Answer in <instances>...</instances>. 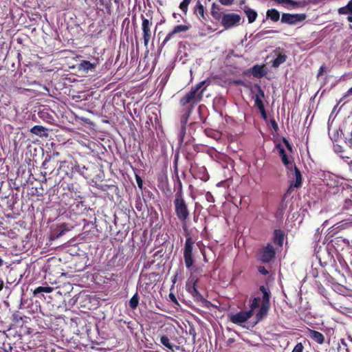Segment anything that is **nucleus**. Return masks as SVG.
I'll return each instance as SVG.
<instances>
[{"label":"nucleus","instance_id":"f257e3e1","mask_svg":"<svg viewBox=\"0 0 352 352\" xmlns=\"http://www.w3.org/2000/svg\"><path fill=\"white\" fill-rule=\"evenodd\" d=\"M259 290L263 294L262 298L254 297L252 300L249 311H241L235 314L230 315L229 318L231 322L240 325L247 322L252 316L253 311L257 308L259 309L255 316L256 322L261 321L267 316L270 308L271 294L270 290L264 285L260 286Z\"/></svg>","mask_w":352,"mask_h":352},{"label":"nucleus","instance_id":"f03ea898","mask_svg":"<svg viewBox=\"0 0 352 352\" xmlns=\"http://www.w3.org/2000/svg\"><path fill=\"white\" fill-rule=\"evenodd\" d=\"M205 82V80H203L192 87L190 91L180 98L179 104L181 106H188V115H190L195 106L202 100L204 92L206 88V87H203Z\"/></svg>","mask_w":352,"mask_h":352},{"label":"nucleus","instance_id":"7ed1b4c3","mask_svg":"<svg viewBox=\"0 0 352 352\" xmlns=\"http://www.w3.org/2000/svg\"><path fill=\"white\" fill-rule=\"evenodd\" d=\"M173 204L175 213L177 219L180 221L182 228L186 229L187 221L190 217V210L184 197L175 198Z\"/></svg>","mask_w":352,"mask_h":352},{"label":"nucleus","instance_id":"20e7f679","mask_svg":"<svg viewBox=\"0 0 352 352\" xmlns=\"http://www.w3.org/2000/svg\"><path fill=\"white\" fill-rule=\"evenodd\" d=\"M195 241L188 234L186 237V241L184 248V259L187 269L190 270L194 265L195 259L192 255Z\"/></svg>","mask_w":352,"mask_h":352},{"label":"nucleus","instance_id":"39448f33","mask_svg":"<svg viewBox=\"0 0 352 352\" xmlns=\"http://www.w3.org/2000/svg\"><path fill=\"white\" fill-rule=\"evenodd\" d=\"M241 20V16L234 12L222 14L220 17L221 24L226 30L240 25Z\"/></svg>","mask_w":352,"mask_h":352},{"label":"nucleus","instance_id":"423d86ee","mask_svg":"<svg viewBox=\"0 0 352 352\" xmlns=\"http://www.w3.org/2000/svg\"><path fill=\"white\" fill-rule=\"evenodd\" d=\"M198 281L199 278L197 277L191 275L186 283V290L193 297L195 301L202 302L205 299L197 289Z\"/></svg>","mask_w":352,"mask_h":352},{"label":"nucleus","instance_id":"0eeeda50","mask_svg":"<svg viewBox=\"0 0 352 352\" xmlns=\"http://www.w3.org/2000/svg\"><path fill=\"white\" fill-rule=\"evenodd\" d=\"M275 249L270 243H267L258 252V259L263 263H270L275 258Z\"/></svg>","mask_w":352,"mask_h":352},{"label":"nucleus","instance_id":"6e6552de","mask_svg":"<svg viewBox=\"0 0 352 352\" xmlns=\"http://www.w3.org/2000/svg\"><path fill=\"white\" fill-rule=\"evenodd\" d=\"M142 19V38L144 40V45L147 47L149 41L152 38V31L151 28L153 25V22L151 20H149L144 16L143 14L141 15Z\"/></svg>","mask_w":352,"mask_h":352},{"label":"nucleus","instance_id":"1a4fd4ad","mask_svg":"<svg viewBox=\"0 0 352 352\" xmlns=\"http://www.w3.org/2000/svg\"><path fill=\"white\" fill-rule=\"evenodd\" d=\"M190 25H177L174 28L167 34L165 38L162 43V45L164 46L168 41L175 38H181V33L188 32L190 28Z\"/></svg>","mask_w":352,"mask_h":352},{"label":"nucleus","instance_id":"9d476101","mask_svg":"<svg viewBox=\"0 0 352 352\" xmlns=\"http://www.w3.org/2000/svg\"><path fill=\"white\" fill-rule=\"evenodd\" d=\"M75 170H80L79 164L77 162L74 164L72 162L61 161L60 162L58 172H62L69 178H72Z\"/></svg>","mask_w":352,"mask_h":352},{"label":"nucleus","instance_id":"9b49d317","mask_svg":"<svg viewBox=\"0 0 352 352\" xmlns=\"http://www.w3.org/2000/svg\"><path fill=\"white\" fill-rule=\"evenodd\" d=\"M307 15L304 13L290 14L283 13L282 14L280 21L282 23L287 25H296L299 22L305 20Z\"/></svg>","mask_w":352,"mask_h":352},{"label":"nucleus","instance_id":"f8f14e48","mask_svg":"<svg viewBox=\"0 0 352 352\" xmlns=\"http://www.w3.org/2000/svg\"><path fill=\"white\" fill-rule=\"evenodd\" d=\"M58 161H56L54 159H52L51 157H48L45 158L42 164V167L44 169V174H52L54 170L55 166L58 164Z\"/></svg>","mask_w":352,"mask_h":352},{"label":"nucleus","instance_id":"ddd939ff","mask_svg":"<svg viewBox=\"0 0 352 352\" xmlns=\"http://www.w3.org/2000/svg\"><path fill=\"white\" fill-rule=\"evenodd\" d=\"M276 148L278 150L283 164L286 166L287 169H292L294 164L289 160L285 148L280 144H276Z\"/></svg>","mask_w":352,"mask_h":352},{"label":"nucleus","instance_id":"4468645a","mask_svg":"<svg viewBox=\"0 0 352 352\" xmlns=\"http://www.w3.org/2000/svg\"><path fill=\"white\" fill-rule=\"evenodd\" d=\"M307 336L309 338L319 344H322L324 342V335L318 331L309 329Z\"/></svg>","mask_w":352,"mask_h":352},{"label":"nucleus","instance_id":"2eb2a0df","mask_svg":"<svg viewBox=\"0 0 352 352\" xmlns=\"http://www.w3.org/2000/svg\"><path fill=\"white\" fill-rule=\"evenodd\" d=\"M250 72L254 78H261L265 76L267 72L265 69V65H255L250 68Z\"/></svg>","mask_w":352,"mask_h":352},{"label":"nucleus","instance_id":"dca6fc26","mask_svg":"<svg viewBox=\"0 0 352 352\" xmlns=\"http://www.w3.org/2000/svg\"><path fill=\"white\" fill-rule=\"evenodd\" d=\"M173 180H174V189L176 191L175 195V198L183 197H184L183 186H182V181L180 180V178H179L177 173H176L175 177L173 178Z\"/></svg>","mask_w":352,"mask_h":352},{"label":"nucleus","instance_id":"f3484780","mask_svg":"<svg viewBox=\"0 0 352 352\" xmlns=\"http://www.w3.org/2000/svg\"><path fill=\"white\" fill-rule=\"evenodd\" d=\"M96 187L100 190L102 192H108L109 190L111 192V197H113V194H117L118 192V186L111 184H96Z\"/></svg>","mask_w":352,"mask_h":352},{"label":"nucleus","instance_id":"a211bd4d","mask_svg":"<svg viewBox=\"0 0 352 352\" xmlns=\"http://www.w3.org/2000/svg\"><path fill=\"white\" fill-rule=\"evenodd\" d=\"M285 232L282 230L276 229L274 231L273 234V242L276 245H278L280 247L283 245V241L285 239Z\"/></svg>","mask_w":352,"mask_h":352},{"label":"nucleus","instance_id":"6ab92c4d","mask_svg":"<svg viewBox=\"0 0 352 352\" xmlns=\"http://www.w3.org/2000/svg\"><path fill=\"white\" fill-rule=\"evenodd\" d=\"M338 11L340 14H351V16L347 17V21L352 23V0H350L346 6L340 8Z\"/></svg>","mask_w":352,"mask_h":352},{"label":"nucleus","instance_id":"aec40b11","mask_svg":"<svg viewBox=\"0 0 352 352\" xmlns=\"http://www.w3.org/2000/svg\"><path fill=\"white\" fill-rule=\"evenodd\" d=\"M159 188L166 195H170L172 193L171 189L168 184V177L166 176L161 179L159 184Z\"/></svg>","mask_w":352,"mask_h":352},{"label":"nucleus","instance_id":"412c9836","mask_svg":"<svg viewBox=\"0 0 352 352\" xmlns=\"http://www.w3.org/2000/svg\"><path fill=\"white\" fill-rule=\"evenodd\" d=\"M224 14L221 12V8L215 3L211 6V15L217 21H220V17Z\"/></svg>","mask_w":352,"mask_h":352},{"label":"nucleus","instance_id":"4be33fe9","mask_svg":"<svg viewBox=\"0 0 352 352\" xmlns=\"http://www.w3.org/2000/svg\"><path fill=\"white\" fill-rule=\"evenodd\" d=\"M204 6L202 5L200 1H197L196 5L193 8L194 14L199 19H206L204 16Z\"/></svg>","mask_w":352,"mask_h":352},{"label":"nucleus","instance_id":"5701e85b","mask_svg":"<svg viewBox=\"0 0 352 352\" xmlns=\"http://www.w3.org/2000/svg\"><path fill=\"white\" fill-rule=\"evenodd\" d=\"M266 18L270 19L273 22H277L280 19V12L275 8L267 10L266 12Z\"/></svg>","mask_w":352,"mask_h":352},{"label":"nucleus","instance_id":"b1692460","mask_svg":"<svg viewBox=\"0 0 352 352\" xmlns=\"http://www.w3.org/2000/svg\"><path fill=\"white\" fill-rule=\"evenodd\" d=\"M100 9L101 10H105L109 14L111 13V0H98Z\"/></svg>","mask_w":352,"mask_h":352},{"label":"nucleus","instance_id":"393cba45","mask_svg":"<svg viewBox=\"0 0 352 352\" xmlns=\"http://www.w3.org/2000/svg\"><path fill=\"white\" fill-rule=\"evenodd\" d=\"M293 168L294 169V175L296 179L294 186L295 188H299L302 185V175L300 170L296 167L295 164L293 166Z\"/></svg>","mask_w":352,"mask_h":352},{"label":"nucleus","instance_id":"a878e982","mask_svg":"<svg viewBox=\"0 0 352 352\" xmlns=\"http://www.w3.org/2000/svg\"><path fill=\"white\" fill-rule=\"evenodd\" d=\"M245 13L248 17L249 23H252L256 21L258 14L254 10L248 8L245 10Z\"/></svg>","mask_w":352,"mask_h":352},{"label":"nucleus","instance_id":"bb28decb","mask_svg":"<svg viewBox=\"0 0 352 352\" xmlns=\"http://www.w3.org/2000/svg\"><path fill=\"white\" fill-rule=\"evenodd\" d=\"M98 65V62L96 63H90L88 60H82L80 63V67L85 71L92 70L95 69L96 65Z\"/></svg>","mask_w":352,"mask_h":352},{"label":"nucleus","instance_id":"cd10ccee","mask_svg":"<svg viewBox=\"0 0 352 352\" xmlns=\"http://www.w3.org/2000/svg\"><path fill=\"white\" fill-rule=\"evenodd\" d=\"M287 60L285 54H278L277 57L272 61V65L273 67L277 68L281 64L284 63Z\"/></svg>","mask_w":352,"mask_h":352},{"label":"nucleus","instance_id":"c85d7f7f","mask_svg":"<svg viewBox=\"0 0 352 352\" xmlns=\"http://www.w3.org/2000/svg\"><path fill=\"white\" fill-rule=\"evenodd\" d=\"M46 129L41 125H35L30 129V132L33 134L42 137L44 135H46L45 133Z\"/></svg>","mask_w":352,"mask_h":352},{"label":"nucleus","instance_id":"c756f323","mask_svg":"<svg viewBox=\"0 0 352 352\" xmlns=\"http://www.w3.org/2000/svg\"><path fill=\"white\" fill-rule=\"evenodd\" d=\"M253 89H255L257 91V93L254 95L253 98L254 99L258 97V99L262 100L263 98H265V93L261 87L258 84H254L251 89L252 92H253Z\"/></svg>","mask_w":352,"mask_h":352},{"label":"nucleus","instance_id":"7c9ffc66","mask_svg":"<svg viewBox=\"0 0 352 352\" xmlns=\"http://www.w3.org/2000/svg\"><path fill=\"white\" fill-rule=\"evenodd\" d=\"M139 300H140L139 295H138V292H136L131 297V298L129 300V305L130 308L133 309V310L135 309L138 307V306Z\"/></svg>","mask_w":352,"mask_h":352},{"label":"nucleus","instance_id":"2f4dec72","mask_svg":"<svg viewBox=\"0 0 352 352\" xmlns=\"http://www.w3.org/2000/svg\"><path fill=\"white\" fill-rule=\"evenodd\" d=\"M80 170H75V172L79 173L81 175H82L85 178H89L91 177V173L89 172V166H86L85 165L80 166Z\"/></svg>","mask_w":352,"mask_h":352},{"label":"nucleus","instance_id":"473e14b6","mask_svg":"<svg viewBox=\"0 0 352 352\" xmlns=\"http://www.w3.org/2000/svg\"><path fill=\"white\" fill-rule=\"evenodd\" d=\"M52 291H53V287H50V286H47V287L39 286V287H36L34 290L33 294H34V296H37L40 293H42V292L51 293Z\"/></svg>","mask_w":352,"mask_h":352},{"label":"nucleus","instance_id":"72a5a7b5","mask_svg":"<svg viewBox=\"0 0 352 352\" xmlns=\"http://www.w3.org/2000/svg\"><path fill=\"white\" fill-rule=\"evenodd\" d=\"M160 342L164 346L171 351H174V346L170 343L169 338L166 336H162L160 338Z\"/></svg>","mask_w":352,"mask_h":352},{"label":"nucleus","instance_id":"f704fd0d","mask_svg":"<svg viewBox=\"0 0 352 352\" xmlns=\"http://www.w3.org/2000/svg\"><path fill=\"white\" fill-rule=\"evenodd\" d=\"M67 190H69V192H65L63 195V199H65V197H69V195L72 196L73 193L74 195H76L77 191L75 189L74 184H69L67 185Z\"/></svg>","mask_w":352,"mask_h":352},{"label":"nucleus","instance_id":"c9c22d12","mask_svg":"<svg viewBox=\"0 0 352 352\" xmlns=\"http://www.w3.org/2000/svg\"><path fill=\"white\" fill-rule=\"evenodd\" d=\"M191 1L192 0H183L180 3L179 8L184 13V14H186L188 9V6L190 3Z\"/></svg>","mask_w":352,"mask_h":352},{"label":"nucleus","instance_id":"e433bc0d","mask_svg":"<svg viewBox=\"0 0 352 352\" xmlns=\"http://www.w3.org/2000/svg\"><path fill=\"white\" fill-rule=\"evenodd\" d=\"M254 106L258 108L259 111L265 109V106L263 102V100L258 99V97L256 98H254Z\"/></svg>","mask_w":352,"mask_h":352},{"label":"nucleus","instance_id":"4c0bfd02","mask_svg":"<svg viewBox=\"0 0 352 352\" xmlns=\"http://www.w3.org/2000/svg\"><path fill=\"white\" fill-rule=\"evenodd\" d=\"M186 132V126H181V129H180L179 134H178V139H179V142H182L184 141V138L185 136Z\"/></svg>","mask_w":352,"mask_h":352},{"label":"nucleus","instance_id":"58836bf2","mask_svg":"<svg viewBox=\"0 0 352 352\" xmlns=\"http://www.w3.org/2000/svg\"><path fill=\"white\" fill-rule=\"evenodd\" d=\"M190 115H188V110L187 109V112L186 115H184L182 116L180 119V124L181 126H186L188 120V117Z\"/></svg>","mask_w":352,"mask_h":352},{"label":"nucleus","instance_id":"ea45409f","mask_svg":"<svg viewBox=\"0 0 352 352\" xmlns=\"http://www.w3.org/2000/svg\"><path fill=\"white\" fill-rule=\"evenodd\" d=\"M135 180H136V182H137L138 188L142 190L143 189V180H142V179L138 174H135Z\"/></svg>","mask_w":352,"mask_h":352},{"label":"nucleus","instance_id":"a19ab883","mask_svg":"<svg viewBox=\"0 0 352 352\" xmlns=\"http://www.w3.org/2000/svg\"><path fill=\"white\" fill-rule=\"evenodd\" d=\"M304 346L301 342L296 344L292 352H303Z\"/></svg>","mask_w":352,"mask_h":352},{"label":"nucleus","instance_id":"79ce46f5","mask_svg":"<svg viewBox=\"0 0 352 352\" xmlns=\"http://www.w3.org/2000/svg\"><path fill=\"white\" fill-rule=\"evenodd\" d=\"M352 207V201L349 199H346L344 201V204L343 205V210H349Z\"/></svg>","mask_w":352,"mask_h":352},{"label":"nucleus","instance_id":"37998d69","mask_svg":"<svg viewBox=\"0 0 352 352\" xmlns=\"http://www.w3.org/2000/svg\"><path fill=\"white\" fill-rule=\"evenodd\" d=\"M206 199L207 201L210 203H214V198L211 192H207L206 194Z\"/></svg>","mask_w":352,"mask_h":352},{"label":"nucleus","instance_id":"c03bdc74","mask_svg":"<svg viewBox=\"0 0 352 352\" xmlns=\"http://www.w3.org/2000/svg\"><path fill=\"white\" fill-rule=\"evenodd\" d=\"M283 3L289 4V5H291V6H299V3L298 2L294 1L293 0H283L282 1V4H283Z\"/></svg>","mask_w":352,"mask_h":352},{"label":"nucleus","instance_id":"a18cd8bd","mask_svg":"<svg viewBox=\"0 0 352 352\" xmlns=\"http://www.w3.org/2000/svg\"><path fill=\"white\" fill-rule=\"evenodd\" d=\"M270 124L272 125V129L276 131L277 132V131L278 130V124L277 122H276V120L274 119H271L270 120Z\"/></svg>","mask_w":352,"mask_h":352},{"label":"nucleus","instance_id":"49530a36","mask_svg":"<svg viewBox=\"0 0 352 352\" xmlns=\"http://www.w3.org/2000/svg\"><path fill=\"white\" fill-rule=\"evenodd\" d=\"M234 0H219L221 4L223 6H230L233 3Z\"/></svg>","mask_w":352,"mask_h":352},{"label":"nucleus","instance_id":"de8ad7c7","mask_svg":"<svg viewBox=\"0 0 352 352\" xmlns=\"http://www.w3.org/2000/svg\"><path fill=\"white\" fill-rule=\"evenodd\" d=\"M258 271L263 275H267L269 273L268 271L263 266H259L258 267Z\"/></svg>","mask_w":352,"mask_h":352},{"label":"nucleus","instance_id":"09e8293b","mask_svg":"<svg viewBox=\"0 0 352 352\" xmlns=\"http://www.w3.org/2000/svg\"><path fill=\"white\" fill-rule=\"evenodd\" d=\"M283 142H284L285 145L286 146L287 148L289 151H292V146L291 144L289 143V142L286 138H283Z\"/></svg>","mask_w":352,"mask_h":352},{"label":"nucleus","instance_id":"8fccbe9b","mask_svg":"<svg viewBox=\"0 0 352 352\" xmlns=\"http://www.w3.org/2000/svg\"><path fill=\"white\" fill-rule=\"evenodd\" d=\"M324 69H325L324 65H321L318 72L317 78H319L320 76H322L323 74V73L324 72Z\"/></svg>","mask_w":352,"mask_h":352},{"label":"nucleus","instance_id":"3c124183","mask_svg":"<svg viewBox=\"0 0 352 352\" xmlns=\"http://www.w3.org/2000/svg\"><path fill=\"white\" fill-rule=\"evenodd\" d=\"M352 94V87L344 94V95L342 96V98L340 99L341 102L344 98H347L348 96H351Z\"/></svg>","mask_w":352,"mask_h":352},{"label":"nucleus","instance_id":"603ef678","mask_svg":"<svg viewBox=\"0 0 352 352\" xmlns=\"http://www.w3.org/2000/svg\"><path fill=\"white\" fill-rule=\"evenodd\" d=\"M189 333L192 336L193 340H195L197 335L195 329L190 328L189 330Z\"/></svg>","mask_w":352,"mask_h":352},{"label":"nucleus","instance_id":"864d4df0","mask_svg":"<svg viewBox=\"0 0 352 352\" xmlns=\"http://www.w3.org/2000/svg\"><path fill=\"white\" fill-rule=\"evenodd\" d=\"M234 342H235V339L234 338H230L228 339L226 344L228 346H230Z\"/></svg>","mask_w":352,"mask_h":352},{"label":"nucleus","instance_id":"5fc2aeb1","mask_svg":"<svg viewBox=\"0 0 352 352\" xmlns=\"http://www.w3.org/2000/svg\"><path fill=\"white\" fill-rule=\"evenodd\" d=\"M169 297H170V300H171V301H172V302H175V303H177V301L176 297H175V296L173 294L170 293V294H169Z\"/></svg>","mask_w":352,"mask_h":352},{"label":"nucleus","instance_id":"6e6d98bb","mask_svg":"<svg viewBox=\"0 0 352 352\" xmlns=\"http://www.w3.org/2000/svg\"><path fill=\"white\" fill-rule=\"evenodd\" d=\"M260 113H261V117L264 120H266L267 119V113H266L265 109H263V110L261 111Z\"/></svg>","mask_w":352,"mask_h":352},{"label":"nucleus","instance_id":"4d7b16f0","mask_svg":"<svg viewBox=\"0 0 352 352\" xmlns=\"http://www.w3.org/2000/svg\"><path fill=\"white\" fill-rule=\"evenodd\" d=\"M3 286H4V282L1 278H0V292L3 289Z\"/></svg>","mask_w":352,"mask_h":352},{"label":"nucleus","instance_id":"13d9d810","mask_svg":"<svg viewBox=\"0 0 352 352\" xmlns=\"http://www.w3.org/2000/svg\"><path fill=\"white\" fill-rule=\"evenodd\" d=\"M65 204L67 206H72L73 204V203H72L71 201H68V202H65Z\"/></svg>","mask_w":352,"mask_h":352},{"label":"nucleus","instance_id":"bf43d9fd","mask_svg":"<svg viewBox=\"0 0 352 352\" xmlns=\"http://www.w3.org/2000/svg\"><path fill=\"white\" fill-rule=\"evenodd\" d=\"M3 260L1 259V258L0 257V267L3 265Z\"/></svg>","mask_w":352,"mask_h":352},{"label":"nucleus","instance_id":"052dcab7","mask_svg":"<svg viewBox=\"0 0 352 352\" xmlns=\"http://www.w3.org/2000/svg\"><path fill=\"white\" fill-rule=\"evenodd\" d=\"M208 179V176L206 178H201V179L204 181H207Z\"/></svg>","mask_w":352,"mask_h":352},{"label":"nucleus","instance_id":"680f3d73","mask_svg":"<svg viewBox=\"0 0 352 352\" xmlns=\"http://www.w3.org/2000/svg\"><path fill=\"white\" fill-rule=\"evenodd\" d=\"M267 32H269V33H270V32H277V31H274V30H270V31H268Z\"/></svg>","mask_w":352,"mask_h":352},{"label":"nucleus","instance_id":"e2e57ef3","mask_svg":"<svg viewBox=\"0 0 352 352\" xmlns=\"http://www.w3.org/2000/svg\"><path fill=\"white\" fill-rule=\"evenodd\" d=\"M176 276H177V275H175V276H174V280H173V283H175Z\"/></svg>","mask_w":352,"mask_h":352},{"label":"nucleus","instance_id":"0e129e2a","mask_svg":"<svg viewBox=\"0 0 352 352\" xmlns=\"http://www.w3.org/2000/svg\"><path fill=\"white\" fill-rule=\"evenodd\" d=\"M173 16L174 18H176V17H177L176 14H175V13H173Z\"/></svg>","mask_w":352,"mask_h":352},{"label":"nucleus","instance_id":"69168bd1","mask_svg":"<svg viewBox=\"0 0 352 352\" xmlns=\"http://www.w3.org/2000/svg\"><path fill=\"white\" fill-rule=\"evenodd\" d=\"M236 83H237V84H241V80L237 81V82H236Z\"/></svg>","mask_w":352,"mask_h":352},{"label":"nucleus","instance_id":"338daca9","mask_svg":"<svg viewBox=\"0 0 352 352\" xmlns=\"http://www.w3.org/2000/svg\"><path fill=\"white\" fill-rule=\"evenodd\" d=\"M155 32H156V28L154 30V34H155Z\"/></svg>","mask_w":352,"mask_h":352},{"label":"nucleus","instance_id":"774afa93","mask_svg":"<svg viewBox=\"0 0 352 352\" xmlns=\"http://www.w3.org/2000/svg\"><path fill=\"white\" fill-rule=\"evenodd\" d=\"M208 1H210L211 0H208Z\"/></svg>","mask_w":352,"mask_h":352}]
</instances>
